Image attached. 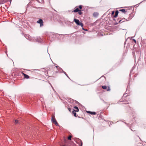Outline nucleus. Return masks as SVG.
Masks as SVG:
<instances>
[{"label":"nucleus","mask_w":146,"mask_h":146,"mask_svg":"<svg viewBox=\"0 0 146 146\" xmlns=\"http://www.w3.org/2000/svg\"><path fill=\"white\" fill-rule=\"evenodd\" d=\"M57 67L58 66L54 65H52L50 66L49 70L47 72L48 73L50 74L51 75L53 76L54 74L57 73L58 71Z\"/></svg>","instance_id":"nucleus-1"},{"label":"nucleus","mask_w":146,"mask_h":146,"mask_svg":"<svg viewBox=\"0 0 146 146\" xmlns=\"http://www.w3.org/2000/svg\"><path fill=\"white\" fill-rule=\"evenodd\" d=\"M82 9V6L80 5L79 6L78 8H77L76 9L74 10L72 12L75 13L77 12H78L81 11V9Z\"/></svg>","instance_id":"nucleus-2"},{"label":"nucleus","mask_w":146,"mask_h":146,"mask_svg":"<svg viewBox=\"0 0 146 146\" xmlns=\"http://www.w3.org/2000/svg\"><path fill=\"white\" fill-rule=\"evenodd\" d=\"M51 120L52 122L56 125L57 126L58 125V124L56 120L55 119V117L54 116H52Z\"/></svg>","instance_id":"nucleus-3"},{"label":"nucleus","mask_w":146,"mask_h":146,"mask_svg":"<svg viewBox=\"0 0 146 146\" xmlns=\"http://www.w3.org/2000/svg\"><path fill=\"white\" fill-rule=\"evenodd\" d=\"M102 87L103 89H106V90L107 91H110V87L109 86H102Z\"/></svg>","instance_id":"nucleus-4"},{"label":"nucleus","mask_w":146,"mask_h":146,"mask_svg":"<svg viewBox=\"0 0 146 146\" xmlns=\"http://www.w3.org/2000/svg\"><path fill=\"white\" fill-rule=\"evenodd\" d=\"M133 12L132 11L131 13L129 15V16L128 17V21L129 20L131 19L132 18L134 17V15L135 14V13L134 12L133 9Z\"/></svg>","instance_id":"nucleus-5"},{"label":"nucleus","mask_w":146,"mask_h":146,"mask_svg":"<svg viewBox=\"0 0 146 146\" xmlns=\"http://www.w3.org/2000/svg\"><path fill=\"white\" fill-rule=\"evenodd\" d=\"M37 23L40 24V27L43 26V22L42 20L41 19L37 21Z\"/></svg>","instance_id":"nucleus-6"},{"label":"nucleus","mask_w":146,"mask_h":146,"mask_svg":"<svg viewBox=\"0 0 146 146\" xmlns=\"http://www.w3.org/2000/svg\"><path fill=\"white\" fill-rule=\"evenodd\" d=\"M99 14V13L98 12H95L93 13V16L95 17H97L98 16Z\"/></svg>","instance_id":"nucleus-7"},{"label":"nucleus","mask_w":146,"mask_h":146,"mask_svg":"<svg viewBox=\"0 0 146 146\" xmlns=\"http://www.w3.org/2000/svg\"><path fill=\"white\" fill-rule=\"evenodd\" d=\"M86 112L87 113H89L90 114H91V115H96V113L95 112H92L90 111H87Z\"/></svg>","instance_id":"nucleus-8"},{"label":"nucleus","mask_w":146,"mask_h":146,"mask_svg":"<svg viewBox=\"0 0 146 146\" xmlns=\"http://www.w3.org/2000/svg\"><path fill=\"white\" fill-rule=\"evenodd\" d=\"M22 74L24 76L25 78L27 79H28L29 78V76L28 75L26 74L23 73H22Z\"/></svg>","instance_id":"nucleus-9"},{"label":"nucleus","mask_w":146,"mask_h":146,"mask_svg":"<svg viewBox=\"0 0 146 146\" xmlns=\"http://www.w3.org/2000/svg\"><path fill=\"white\" fill-rule=\"evenodd\" d=\"M74 22H75V23H76L77 25L78 24V23H79V22H80V21H79V20L78 19H74Z\"/></svg>","instance_id":"nucleus-10"},{"label":"nucleus","mask_w":146,"mask_h":146,"mask_svg":"<svg viewBox=\"0 0 146 146\" xmlns=\"http://www.w3.org/2000/svg\"><path fill=\"white\" fill-rule=\"evenodd\" d=\"M118 13L119 12L118 11H116L115 12V14L113 16V17L115 18L117 17L118 15Z\"/></svg>","instance_id":"nucleus-11"},{"label":"nucleus","mask_w":146,"mask_h":146,"mask_svg":"<svg viewBox=\"0 0 146 146\" xmlns=\"http://www.w3.org/2000/svg\"><path fill=\"white\" fill-rule=\"evenodd\" d=\"M76 112V111H75L74 110H73L72 111V113L73 114H74V116L76 117L77 116Z\"/></svg>","instance_id":"nucleus-12"},{"label":"nucleus","mask_w":146,"mask_h":146,"mask_svg":"<svg viewBox=\"0 0 146 146\" xmlns=\"http://www.w3.org/2000/svg\"><path fill=\"white\" fill-rule=\"evenodd\" d=\"M74 108L75 109V110H74L75 111H76V112H78L79 111V109L76 106H75L74 107Z\"/></svg>","instance_id":"nucleus-13"},{"label":"nucleus","mask_w":146,"mask_h":146,"mask_svg":"<svg viewBox=\"0 0 146 146\" xmlns=\"http://www.w3.org/2000/svg\"><path fill=\"white\" fill-rule=\"evenodd\" d=\"M119 11H122L123 13H124L125 12H127V11H125V10L124 9H120L119 10Z\"/></svg>","instance_id":"nucleus-14"},{"label":"nucleus","mask_w":146,"mask_h":146,"mask_svg":"<svg viewBox=\"0 0 146 146\" xmlns=\"http://www.w3.org/2000/svg\"><path fill=\"white\" fill-rule=\"evenodd\" d=\"M80 25L82 27H83V23L81 22H79V23L77 25Z\"/></svg>","instance_id":"nucleus-15"},{"label":"nucleus","mask_w":146,"mask_h":146,"mask_svg":"<svg viewBox=\"0 0 146 146\" xmlns=\"http://www.w3.org/2000/svg\"><path fill=\"white\" fill-rule=\"evenodd\" d=\"M71 138L72 136H70L68 137V140H71Z\"/></svg>","instance_id":"nucleus-16"},{"label":"nucleus","mask_w":146,"mask_h":146,"mask_svg":"<svg viewBox=\"0 0 146 146\" xmlns=\"http://www.w3.org/2000/svg\"><path fill=\"white\" fill-rule=\"evenodd\" d=\"M18 122V121L17 120H16L15 121V124H17Z\"/></svg>","instance_id":"nucleus-17"},{"label":"nucleus","mask_w":146,"mask_h":146,"mask_svg":"<svg viewBox=\"0 0 146 146\" xmlns=\"http://www.w3.org/2000/svg\"><path fill=\"white\" fill-rule=\"evenodd\" d=\"M114 13H115L114 11H112V13H111V15H113L114 14Z\"/></svg>","instance_id":"nucleus-18"},{"label":"nucleus","mask_w":146,"mask_h":146,"mask_svg":"<svg viewBox=\"0 0 146 146\" xmlns=\"http://www.w3.org/2000/svg\"><path fill=\"white\" fill-rule=\"evenodd\" d=\"M133 40L135 43H136V40L135 39H133Z\"/></svg>","instance_id":"nucleus-19"},{"label":"nucleus","mask_w":146,"mask_h":146,"mask_svg":"<svg viewBox=\"0 0 146 146\" xmlns=\"http://www.w3.org/2000/svg\"><path fill=\"white\" fill-rule=\"evenodd\" d=\"M78 14L79 15H81L82 14V13L81 11L78 12Z\"/></svg>","instance_id":"nucleus-20"},{"label":"nucleus","mask_w":146,"mask_h":146,"mask_svg":"<svg viewBox=\"0 0 146 146\" xmlns=\"http://www.w3.org/2000/svg\"><path fill=\"white\" fill-rule=\"evenodd\" d=\"M132 70H131L130 71V74H129V76H130L131 75V73H132Z\"/></svg>","instance_id":"nucleus-21"},{"label":"nucleus","mask_w":146,"mask_h":146,"mask_svg":"<svg viewBox=\"0 0 146 146\" xmlns=\"http://www.w3.org/2000/svg\"><path fill=\"white\" fill-rule=\"evenodd\" d=\"M143 42H144L142 40V41L141 42V44L142 45V44H143V45L144 44Z\"/></svg>","instance_id":"nucleus-22"},{"label":"nucleus","mask_w":146,"mask_h":146,"mask_svg":"<svg viewBox=\"0 0 146 146\" xmlns=\"http://www.w3.org/2000/svg\"><path fill=\"white\" fill-rule=\"evenodd\" d=\"M68 109L70 112H71V109L70 108H69Z\"/></svg>","instance_id":"nucleus-23"},{"label":"nucleus","mask_w":146,"mask_h":146,"mask_svg":"<svg viewBox=\"0 0 146 146\" xmlns=\"http://www.w3.org/2000/svg\"><path fill=\"white\" fill-rule=\"evenodd\" d=\"M65 74L69 78L67 74L65 73Z\"/></svg>","instance_id":"nucleus-24"},{"label":"nucleus","mask_w":146,"mask_h":146,"mask_svg":"<svg viewBox=\"0 0 146 146\" xmlns=\"http://www.w3.org/2000/svg\"><path fill=\"white\" fill-rule=\"evenodd\" d=\"M137 136L140 139V140H141V138H140V137H139V136Z\"/></svg>","instance_id":"nucleus-25"},{"label":"nucleus","mask_w":146,"mask_h":146,"mask_svg":"<svg viewBox=\"0 0 146 146\" xmlns=\"http://www.w3.org/2000/svg\"><path fill=\"white\" fill-rule=\"evenodd\" d=\"M130 129L131 130V131H135V130H133L131 129L130 128Z\"/></svg>","instance_id":"nucleus-26"},{"label":"nucleus","mask_w":146,"mask_h":146,"mask_svg":"<svg viewBox=\"0 0 146 146\" xmlns=\"http://www.w3.org/2000/svg\"><path fill=\"white\" fill-rule=\"evenodd\" d=\"M128 10H129L130 9L129 7H128Z\"/></svg>","instance_id":"nucleus-27"},{"label":"nucleus","mask_w":146,"mask_h":146,"mask_svg":"<svg viewBox=\"0 0 146 146\" xmlns=\"http://www.w3.org/2000/svg\"><path fill=\"white\" fill-rule=\"evenodd\" d=\"M128 127H129V124L128 123Z\"/></svg>","instance_id":"nucleus-28"},{"label":"nucleus","mask_w":146,"mask_h":146,"mask_svg":"<svg viewBox=\"0 0 146 146\" xmlns=\"http://www.w3.org/2000/svg\"><path fill=\"white\" fill-rule=\"evenodd\" d=\"M82 29L83 30H85V29L83 28Z\"/></svg>","instance_id":"nucleus-29"},{"label":"nucleus","mask_w":146,"mask_h":146,"mask_svg":"<svg viewBox=\"0 0 146 146\" xmlns=\"http://www.w3.org/2000/svg\"><path fill=\"white\" fill-rule=\"evenodd\" d=\"M130 38V39H131V37H128V38Z\"/></svg>","instance_id":"nucleus-30"},{"label":"nucleus","mask_w":146,"mask_h":146,"mask_svg":"<svg viewBox=\"0 0 146 146\" xmlns=\"http://www.w3.org/2000/svg\"><path fill=\"white\" fill-rule=\"evenodd\" d=\"M82 145V143H81V146Z\"/></svg>","instance_id":"nucleus-31"},{"label":"nucleus","mask_w":146,"mask_h":146,"mask_svg":"<svg viewBox=\"0 0 146 146\" xmlns=\"http://www.w3.org/2000/svg\"><path fill=\"white\" fill-rule=\"evenodd\" d=\"M127 39H128V38H127L126 39V40H127Z\"/></svg>","instance_id":"nucleus-32"},{"label":"nucleus","mask_w":146,"mask_h":146,"mask_svg":"<svg viewBox=\"0 0 146 146\" xmlns=\"http://www.w3.org/2000/svg\"><path fill=\"white\" fill-rule=\"evenodd\" d=\"M129 89H128V91H129Z\"/></svg>","instance_id":"nucleus-33"},{"label":"nucleus","mask_w":146,"mask_h":146,"mask_svg":"<svg viewBox=\"0 0 146 146\" xmlns=\"http://www.w3.org/2000/svg\"><path fill=\"white\" fill-rule=\"evenodd\" d=\"M130 108V107H128V108Z\"/></svg>","instance_id":"nucleus-34"}]
</instances>
